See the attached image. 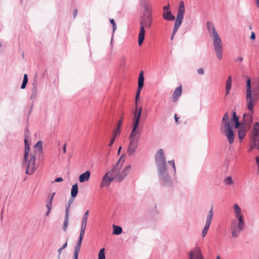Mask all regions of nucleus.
I'll list each match as a JSON object with an SVG mask.
<instances>
[{"instance_id": "1", "label": "nucleus", "mask_w": 259, "mask_h": 259, "mask_svg": "<svg viewBox=\"0 0 259 259\" xmlns=\"http://www.w3.org/2000/svg\"><path fill=\"white\" fill-rule=\"evenodd\" d=\"M155 162L158 175L162 185L164 186L169 185L170 184V180L167 170L166 158L162 149L158 150L156 153Z\"/></svg>"}, {"instance_id": "2", "label": "nucleus", "mask_w": 259, "mask_h": 259, "mask_svg": "<svg viewBox=\"0 0 259 259\" xmlns=\"http://www.w3.org/2000/svg\"><path fill=\"white\" fill-rule=\"evenodd\" d=\"M235 219L231 222L230 229L233 238H237L240 232L243 230L245 227L244 217L241 213L240 207L235 203L233 205Z\"/></svg>"}, {"instance_id": "3", "label": "nucleus", "mask_w": 259, "mask_h": 259, "mask_svg": "<svg viewBox=\"0 0 259 259\" xmlns=\"http://www.w3.org/2000/svg\"><path fill=\"white\" fill-rule=\"evenodd\" d=\"M28 136H25L24 139L25 151L24 154V162L27 165V168L25 172L29 175L33 174L36 169L35 166V155L31 154H29L30 151L29 145L28 143Z\"/></svg>"}, {"instance_id": "4", "label": "nucleus", "mask_w": 259, "mask_h": 259, "mask_svg": "<svg viewBox=\"0 0 259 259\" xmlns=\"http://www.w3.org/2000/svg\"><path fill=\"white\" fill-rule=\"evenodd\" d=\"M124 160L121 161V158L118 160L115 165L110 170L112 175L116 182H120L130 173L131 166L130 165L126 166L122 169Z\"/></svg>"}, {"instance_id": "5", "label": "nucleus", "mask_w": 259, "mask_h": 259, "mask_svg": "<svg viewBox=\"0 0 259 259\" xmlns=\"http://www.w3.org/2000/svg\"><path fill=\"white\" fill-rule=\"evenodd\" d=\"M258 95L256 92L251 90V81L248 78L246 81V106L249 111L253 113L254 105L257 103Z\"/></svg>"}, {"instance_id": "6", "label": "nucleus", "mask_w": 259, "mask_h": 259, "mask_svg": "<svg viewBox=\"0 0 259 259\" xmlns=\"http://www.w3.org/2000/svg\"><path fill=\"white\" fill-rule=\"evenodd\" d=\"M141 135V133L131 132L129 137L130 143L127 151L128 155L132 156L136 152L139 145Z\"/></svg>"}, {"instance_id": "7", "label": "nucleus", "mask_w": 259, "mask_h": 259, "mask_svg": "<svg viewBox=\"0 0 259 259\" xmlns=\"http://www.w3.org/2000/svg\"><path fill=\"white\" fill-rule=\"evenodd\" d=\"M142 110V108L141 107L138 108L137 106H136V109L134 113V121L132 132L141 133L140 131L138 130V127L139 124V121L141 116Z\"/></svg>"}, {"instance_id": "8", "label": "nucleus", "mask_w": 259, "mask_h": 259, "mask_svg": "<svg viewBox=\"0 0 259 259\" xmlns=\"http://www.w3.org/2000/svg\"><path fill=\"white\" fill-rule=\"evenodd\" d=\"M207 28L209 33L212 37L213 44L216 42H220L222 41L221 37H220L212 23L207 22Z\"/></svg>"}, {"instance_id": "9", "label": "nucleus", "mask_w": 259, "mask_h": 259, "mask_svg": "<svg viewBox=\"0 0 259 259\" xmlns=\"http://www.w3.org/2000/svg\"><path fill=\"white\" fill-rule=\"evenodd\" d=\"M144 72L141 71L139 74L138 78V87L136 94V105H137L138 101L140 100V95L141 90L144 85Z\"/></svg>"}, {"instance_id": "10", "label": "nucleus", "mask_w": 259, "mask_h": 259, "mask_svg": "<svg viewBox=\"0 0 259 259\" xmlns=\"http://www.w3.org/2000/svg\"><path fill=\"white\" fill-rule=\"evenodd\" d=\"M144 72L141 71L139 74L138 78V87L136 94V105H137L138 101L140 100V95L141 90L144 85Z\"/></svg>"}, {"instance_id": "11", "label": "nucleus", "mask_w": 259, "mask_h": 259, "mask_svg": "<svg viewBox=\"0 0 259 259\" xmlns=\"http://www.w3.org/2000/svg\"><path fill=\"white\" fill-rule=\"evenodd\" d=\"M185 11V8L184 3L183 1H181L179 3V8H178V10L177 12V15L176 20L175 22H178L180 23H182V21H183V20L184 18Z\"/></svg>"}, {"instance_id": "12", "label": "nucleus", "mask_w": 259, "mask_h": 259, "mask_svg": "<svg viewBox=\"0 0 259 259\" xmlns=\"http://www.w3.org/2000/svg\"><path fill=\"white\" fill-rule=\"evenodd\" d=\"M114 180H115L113 177V175L111 174V170H109L107 173H106V174L103 177L101 182L100 186L101 187H103L105 186L108 187Z\"/></svg>"}, {"instance_id": "13", "label": "nucleus", "mask_w": 259, "mask_h": 259, "mask_svg": "<svg viewBox=\"0 0 259 259\" xmlns=\"http://www.w3.org/2000/svg\"><path fill=\"white\" fill-rule=\"evenodd\" d=\"M152 15H142L140 18V24L146 28H150L152 25Z\"/></svg>"}, {"instance_id": "14", "label": "nucleus", "mask_w": 259, "mask_h": 259, "mask_svg": "<svg viewBox=\"0 0 259 259\" xmlns=\"http://www.w3.org/2000/svg\"><path fill=\"white\" fill-rule=\"evenodd\" d=\"M203 255L199 246H196L194 251H190L189 252V259H202Z\"/></svg>"}, {"instance_id": "15", "label": "nucleus", "mask_w": 259, "mask_h": 259, "mask_svg": "<svg viewBox=\"0 0 259 259\" xmlns=\"http://www.w3.org/2000/svg\"><path fill=\"white\" fill-rule=\"evenodd\" d=\"M214 49L217 58L220 60L223 58V46L222 41L213 43Z\"/></svg>"}, {"instance_id": "16", "label": "nucleus", "mask_w": 259, "mask_h": 259, "mask_svg": "<svg viewBox=\"0 0 259 259\" xmlns=\"http://www.w3.org/2000/svg\"><path fill=\"white\" fill-rule=\"evenodd\" d=\"M231 127V123L229 119V115L228 112H226L222 118L221 125L220 127L221 131H223V130Z\"/></svg>"}, {"instance_id": "17", "label": "nucleus", "mask_w": 259, "mask_h": 259, "mask_svg": "<svg viewBox=\"0 0 259 259\" xmlns=\"http://www.w3.org/2000/svg\"><path fill=\"white\" fill-rule=\"evenodd\" d=\"M254 149H259V136L252 135L249 151Z\"/></svg>"}, {"instance_id": "18", "label": "nucleus", "mask_w": 259, "mask_h": 259, "mask_svg": "<svg viewBox=\"0 0 259 259\" xmlns=\"http://www.w3.org/2000/svg\"><path fill=\"white\" fill-rule=\"evenodd\" d=\"M221 132L226 135L230 144L233 143L234 140V134L232 131V127L223 130V131H221Z\"/></svg>"}, {"instance_id": "19", "label": "nucleus", "mask_w": 259, "mask_h": 259, "mask_svg": "<svg viewBox=\"0 0 259 259\" xmlns=\"http://www.w3.org/2000/svg\"><path fill=\"white\" fill-rule=\"evenodd\" d=\"M213 216V208H212V207H211V208H210V209L209 210V211L208 212L205 224L204 226V228L203 229L204 230H205L208 231V230L209 229V228L210 225L211 224Z\"/></svg>"}, {"instance_id": "20", "label": "nucleus", "mask_w": 259, "mask_h": 259, "mask_svg": "<svg viewBox=\"0 0 259 259\" xmlns=\"http://www.w3.org/2000/svg\"><path fill=\"white\" fill-rule=\"evenodd\" d=\"M35 154L38 155L39 157L43 155L42 143L41 141H38L34 145Z\"/></svg>"}, {"instance_id": "21", "label": "nucleus", "mask_w": 259, "mask_h": 259, "mask_svg": "<svg viewBox=\"0 0 259 259\" xmlns=\"http://www.w3.org/2000/svg\"><path fill=\"white\" fill-rule=\"evenodd\" d=\"M182 85H180L179 87H177L176 90H175L173 95H172V100L174 102H176L179 98L180 97V96L182 95Z\"/></svg>"}, {"instance_id": "22", "label": "nucleus", "mask_w": 259, "mask_h": 259, "mask_svg": "<svg viewBox=\"0 0 259 259\" xmlns=\"http://www.w3.org/2000/svg\"><path fill=\"white\" fill-rule=\"evenodd\" d=\"M145 26L140 25V30L138 36V44L139 46H141L145 39Z\"/></svg>"}, {"instance_id": "23", "label": "nucleus", "mask_w": 259, "mask_h": 259, "mask_svg": "<svg viewBox=\"0 0 259 259\" xmlns=\"http://www.w3.org/2000/svg\"><path fill=\"white\" fill-rule=\"evenodd\" d=\"M69 220V206L66 207L65 209V220L63 226V229L64 231H66L67 228L68 226Z\"/></svg>"}, {"instance_id": "24", "label": "nucleus", "mask_w": 259, "mask_h": 259, "mask_svg": "<svg viewBox=\"0 0 259 259\" xmlns=\"http://www.w3.org/2000/svg\"><path fill=\"white\" fill-rule=\"evenodd\" d=\"M90 177V172L89 170L86 171L83 174H81L79 178V182L81 183L87 181L89 180Z\"/></svg>"}, {"instance_id": "25", "label": "nucleus", "mask_w": 259, "mask_h": 259, "mask_svg": "<svg viewBox=\"0 0 259 259\" xmlns=\"http://www.w3.org/2000/svg\"><path fill=\"white\" fill-rule=\"evenodd\" d=\"M162 16L165 20L168 21H174L175 19V17L172 15L170 11L164 12Z\"/></svg>"}, {"instance_id": "26", "label": "nucleus", "mask_w": 259, "mask_h": 259, "mask_svg": "<svg viewBox=\"0 0 259 259\" xmlns=\"http://www.w3.org/2000/svg\"><path fill=\"white\" fill-rule=\"evenodd\" d=\"M78 185L77 184H75L72 186L71 190V196L72 198H75L78 194Z\"/></svg>"}, {"instance_id": "27", "label": "nucleus", "mask_w": 259, "mask_h": 259, "mask_svg": "<svg viewBox=\"0 0 259 259\" xmlns=\"http://www.w3.org/2000/svg\"><path fill=\"white\" fill-rule=\"evenodd\" d=\"M144 12L142 15H152L151 7H149L147 4L144 6Z\"/></svg>"}, {"instance_id": "28", "label": "nucleus", "mask_w": 259, "mask_h": 259, "mask_svg": "<svg viewBox=\"0 0 259 259\" xmlns=\"http://www.w3.org/2000/svg\"><path fill=\"white\" fill-rule=\"evenodd\" d=\"M252 135L259 136V123L257 122L253 124Z\"/></svg>"}, {"instance_id": "29", "label": "nucleus", "mask_w": 259, "mask_h": 259, "mask_svg": "<svg viewBox=\"0 0 259 259\" xmlns=\"http://www.w3.org/2000/svg\"><path fill=\"white\" fill-rule=\"evenodd\" d=\"M182 23H178V22H175V24H174V29H173V30H172V34H171V37H170V39L172 40L173 39L176 32H177L179 28L180 27Z\"/></svg>"}, {"instance_id": "30", "label": "nucleus", "mask_w": 259, "mask_h": 259, "mask_svg": "<svg viewBox=\"0 0 259 259\" xmlns=\"http://www.w3.org/2000/svg\"><path fill=\"white\" fill-rule=\"evenodd\" d=\"M113 234L115 235H119L121 234L122 232V229L121 227L116 226L115 225H113Z\"/></svg>"}, {"instance_id": "31", "label": "nucleus", "mask_w": 259, "mask_h": 259, "mask_svg": "<svg viewBox=\"0 0 259 259\" xmlns=\"http://www.w3.org/2000/svg\"><path fill=\"white\" fill-rule=\"evenodd\" d=\"M89 210H88L83 214L81 220V225L87 226L88 219L89 217Z\"/></svg>"}, {"instance_id": "32", "label": "nucleus", "mask_w": 259, "mask_h": 259, "mask_svg": "<svg viewBox=\"0 0 259 259\" xmlns=\"http://www.w3.org/2000/svg\"><path fill=\"white\" fill-rule=\"evenodd\" d=\"M245 127L243 126H241L240 128L238 129V137L240 140H242L245 136Z\"/></svg>"}, {"instance_id": "33", "label": "nucleus", "mask_w": 259, "mask_h": 259, "mask_svg": "<svg viewBox=\"0 0 259 259\" xmlns=\"http://www.w3.org/2000/svg\"><path fill=\"white\" fill-rule=\"evenodd\" d=\"M33 87L32 88L31 90V95L30 96V99H35L37 95V89L36 85H35L34 83L33 84Z\"/></svg>"}, {"instance_id": "34", "label": "nucleus", "mask_w": 259, "mask_h": 259, "mask_svg": "<svg viewBox=\"0 0 259 259\" xmlns=\"http://www.w3.org/2000/svg\"><path fill=\"white\" fill-rule=\"evenodd\" d=\"M82 239H83V238L79 237V240H78L76 245L75 246L74 252H78V253L79 252V251L80 250V248H81V244Z\"/></svg>"}, {"instance_id": "35", "label": "nucleus", "mask_w": 259, "mask_h": 259, "mask_svg": "<svg viewBox=\"0 0 259 259\" xmlns=\"http://www.w3.org/2000/svg\"><path fill=\"white\" fill-rule=\"evenodd\" d=\"M122 120H119L118 122L117 126L116 129L115 130L114 132V134L115 135V136H116L117 135H119L120 132V127L122 125Z\"/></svg>"}, {"instance_id": "36", "label": "nucleus", "mask_w": 259, "mask_h": 259, "mask_svg": "<svg viewBox=\"0 0 259 259\" xmlns=\"http://www.w3.org/2000/svg\"><path fill=\"white\" fill-rule=\"evenodd\" d=\"M232 87V77L229 76L226 82V90H230Z\"/></svg>"}, {"instance_id": "37", "label": "nucleus", "mask_w": 259, "mask_h": 259, "mask_svg": "<svg viewBox=\"0 0 259 259\" xmlns=\"http://www.w3.org/2000/svg\"><path fill=\"white\" fill-rule=\"evenodd\" d=\"M98 259H105V249L104 248L100 250L98 254Z\"/></svg>"}, {"instance_id": "38", "label": "nucleus", "mask_w": 259, "mask_h": 259, "mask_svg": "<svg viewBox=\"0 0 259 259\" xmlns=\"http://www.w3.org/2000/svg\"><path fill=\"white\" fill-rule=\"evenodd\" d=\"M86 229V226H81L80 232L79 234V238H83V236L84 234L85 230Z\"/></svg>"}, {"instance_id": "39", "label": "nucleus", "mask_w": 259, "mask_h": 259, "mask_svg": "<svg viewBox=\"0 0 259 259\" xmlns=\"http://www.w3.org/2000/svg\"><path fill=\"white\" fill-rule=\"evenodd\" d=\"M53 200V199L48 198V200L46 204V207L47 208H49V209H52Z\"/></svg>"}, {"instance_id": "40", "label": "nucleus", "mask_w": 259, "mask_h": 259, "mask_svg": "<svg viewBox=\"0 0 259 259\" xmlns=\"http://www.w3.org/2000/svg\"><path fill=\"white\" fill-rule=\"evenodd\" d=\"M225 182L226 184L228 185H232L233 184V181L231 177H228L225 180Z\"/></svg>"}, {"instance_id": "41", "label": "nucleus", "mask_w": 259, "mask_h": 259, "mask_svg": "<svg viewBox=\"0 0 259 259\" xmlns=\"http://www.w3.org/2000/svg\"><path fill=\"white\" fill-rule=\"evenodd\" d=\"M232 113H233V118L231 120V122L239 120V117L238 116H237L236 112L235 111H233Z\"/></svg>"}, {"instance_id": "42", "label": "nucleus", "mask_w": 259, "mask_h": 259, "mask_svg": "<svg viewBox=\"0 0 259 259\" xmlns=\"http://www.w3.org/2000/svg\"><path fill=\"white\" fill-rule=\"evenodd\" d=\"M110 23L113 27V33H114L116 29V24H115V22L114 19H110Z\"/></svg>"}, {"instance_id": "43", "label": "nucleus", "mask_w": 259, "mask_h": 259, "mask_svg": "<svg viewBox=\"0 0 259 259\" xmlns=\"http://www.w3.org/2000/svg\"><path fill=\"white\" fill-rule=\"evenodd\" d=\"M168 163L170 164L172 167V171L174 173L176 172V167L175 165V161L174 160H171L168 161Z\"/></svg>"}, {"instance_id": "44", "label": "nucleus", "mask_w": 259, "mask_h": 259, "mask_svg": "<svg viewBox=\"0 0 259 259\" xmlns=\"http://www.w3.org/2000/svg\"><path fill=\"white\" fill-rule=\"evenodd\" d=\"M67 245V242L66 241L65 243L63 244V245L61 248L58 249V253H59V255L60 254V253H61L62 250L63 249H64L66 247Z\"/></svg>"}, {"instance_id": "45", "label": "nucleus", "mask_w": 259, "mask_h": 259, "mask_svg": "<svg viewBox=\"0 0 259 259\" xmlns=\"http://www.w3.org/2000/svg\"><path fill=\"white\" fill-rule=\"evenodd\" d=\"M234 122H235V127L236 128H238V129L240 128L241 127H240L241 123L239 122V121L237 120Z\"/></svg>"}, {"instance_id": "46", "label": "nucleus", "mask_w": 259, "mask_h": 259, "mask_svg": "<svg viewBox=\"0 0 259 259\" xmlns=\"http://www.w3.org/2000/svg\"><path fill=\"white\" fill-rule=\"evenodd\" d=\"M116 137V136H115V135L114 134L113 136V137L111 139L110 142V143H109V144L108 145L109 146H111L112 145V144L114 142V141H115Z\"/></svg>"}, {"instance_id": "47", "label": "nucleus", "mask_w": 259, "mask_h": 259, "mask_svg": "<svg viewBox=\"0 0 259 259\" xmlns=\"http://www.w3.org/2000/svg\"><path fill=\"white\" fill-rule=\"evenodd\" d=\"M22 82L26 83V84L28 82V77H27V75L26 74H24V75L23 80Z\"/></svg>"}, {"instance_id": "48", "label": "nucleus", "mask_w": 259, "mask_h": 259, "mask_svg": "<svg viewBox=\"0 0 259 259\" xmlns=\"http://www.w3.org/2000/svg\"><path fill=\"white\" fill-rule=\"evenodd\" d=\"M197 73L199 74H200V75H202L204 74V70L203 68H199L198 70H197Z\"/></svg>"}, {"instance_id": "49", "label": "nucleus", "mask_w": 259, "mask_h": 259, "mask_svg": "<svg viewBox=\"0 0 259 259\" xmlns=\"http://www.w3.org/2000/svg\"><path fill=\"white\" fill-rule=\"evenodd\" d=\"M250 38L252 40H254L255 39V34L254 32H251Z\"/></svg>"}, {"instance_id": "50", "label": "nucleus", "mask_w": 259, "mask_h": 259, "mask_svg": "<svg viewBox=\"0 0 259 259\" xmlns=\"http://www.w3.org/2000/svg\"><path fill=\"white\" fill-rule=\"evenodd\" d=\"M243 60V57H238L237 58H236L235 61L236 62H242Z\"/></svg>"}, {"instance_id": "51", "label": "nucleus", "mask_w": 259, "mask_h": 259, "mask_svg": "<svg viewBox=\"0 0 259 259\" xmlns=\"http://www.w3.org/2000/svg\"><path fill=\"white\" fill-rule=\"evenodd\" d=\"M169 5L168 4L167 5H166V6L163 7V10L164 11H169Z\"/></svg>"}, {"instance_id": "52", "label": "nucleus", "mask_w": 259, "mask_h": 259, "mask_svg": "<svg viewBox=\"0 0 259 259\" xmlns=\"http://www.w3.org/2000/svg\"><path fill=\"white\" fill-rule=\"evenodd\" d=\"M78 11L77 9H74L73 11V17L75 18L77 14Z\"/></svg>"}, {"instance_id": "53", "label": "nucleus", "mask_w": 259, "mask_h": 259, "mask_svg": "<svg viewBox=\"0 0 259 259\" xmlns=\"http://www.w3.org/2000/svg\"><path fill=\"white\" fill-rule=\"evenodd\" d=\"M63 181V179L61 177L57 178L55 179V182H60Z\"/></svg>"}, {"instance_id": "54", "label": "nucleus", "mask_w": 259, "mask_h": 259, "mask_svg": "<svg viewBox=\"0 0 259 259\" xmlns=\"http://www.w3.org/2000/svg\"><path fill=\"white\" fill-rule=\"evenodd\" d=\"M207 233V231L203 229L202 232V236L203 237H204L206 236Z\"/></svg>"}, {"instance_id": "55", "label": "nucleus", "mask_w": 259, "mask_h": 259, "mask_svg": "<svg viewBox=\"0 0 259 259\" xmlns=\"http://www.w3.org/2000/svg\"><path fill=\"white\" fill-rule=\"evenodd\" d=\"M66 143H65L63 147V153L65 154L66 152Z\"/></svg>"}, {"instance_id": "56", "label": "nucleus", "mask_w": 259, "mask_h": 259, "mask_svg": "<svg viewBox=\"0 0 259 259\" xmlns=\"http://www.w3.org/2000/svg\"><path fill=\"white\" fill-rule=\"evenodd\" d=\"M26 84H27L26 83L22 82L21 86V89H24L26 88Z\"/></svg>"}, {"instance_id": "57", "label": "nucleus", "mask_w": 259, "mask_h": 259, "mask_svg": "<svg viewBox=\"0 0 259 259\" xmlns=\"http://www.w3.org/2000/svg\"><path fill=\"white\" fill-rule=\"evenodd\" d=\"M78 252H73V255H74V259H78Z\"/></svg>"}, {"instance_id": "58", "label": "nucleus", "mask_w": 259, "mask_h": 259, "mask_svg": "<svg viewBox=\"0 0 259 259\" xmlns=\"http://www.w3.org/2000/svg\"><path fill=\"white\" fill-rule=\"evenodd\" d=\"M73 199H70L68 201V206H69V208L70 207V204L73 202Z\"/></svg>"}, {"instance_id": "59", "label": "nucleus", "mask_w": 259, "mask_h": 259, "mask_svg": "<svg viewBox=\"0 0 259 259\" xmlns=\"http://www.w3.org/2000/svg\"><path fill=\"white\" fill-rule=\"evenodd\" d=\"M256 162L257 165V167H259V157L257 156L255 158Z\"/></svg>"}, {"instance_id": "60", "label": "nucleus", "mask_w": 259, "mask_h": 259, "mask_svg": "<svg viewBox=\"0 0 259 259\" xmlns=\"http://www.w3.org/2000/svg\"><path fill=\"white\" fill-rule=\"evenodd\" d=\"M174 118H175L176 122L177 123L179 118L178 117V116L176 114H175Z\"/></svg>"}, {"instance_id": "61", "label": "nucleus", "mask_w": 259, "mask_h": 259, "mask_svg": "<svg viewBox=\"0 0 259 259\" xmlns=\"http://www.w3.org/2000/svg\"><path fill=\"white\" fill-rule=\"evenodd\" d=\"M55 195V192H54L52 194L51 196H49V198L53 200Z\"/></svg>"}, {"instance_id": "62", "label": "nucleus", "mask_w": 259, "mask_h": 259, "mask_svg": "<svg viewBox=\"0 0 259 259\" xmlns=\"http://www.w3.org/2000/svg\"><path fill=\"white\" fill-rule=\"evenodd\" d=\"M230 90H226V92H225V96H227L229 95V94L230 93Z\"/></svg>"}, {"instance_id": "63", "label": "nucleus", "mask_w": 259, "mask_h": 259, "mask_svg": "<svg viewBox=\"0 0 259 259\" xmlns=\"http://www.w3.org/2000/svg\"><path fill=\"white\" fill-rule=\"evenodd\" d=\"M47 209H48V210H47V212H46V215L47 216L49 215L50 212L51 210V209H50L49 208H47Z\"/></svg>"}, {"instance_id": "64", "label": "nucleus", "mask_w": 259, "mask_h": 259, "mask_svg": "<svg viewBox=\"0 0 259 259\" xmlns=\"http://www.w3.org/2000/svg\"><path fill=\"white\" fill-rule=\"evenodd\" d=\"M256 4L257 7H259V0H256Z\"/></svg>"}]
</instances>
